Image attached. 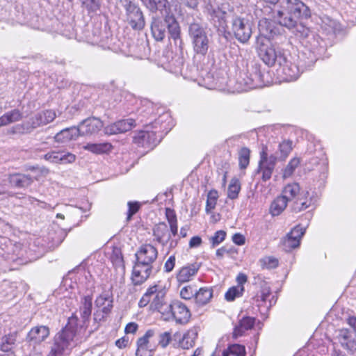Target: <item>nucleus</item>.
<instances>
[{
    "label": "nucleus",
    "instance_id": "f257e3e1",
    "mask_svg": "<svg viewBox=\"0 0 356 356\" xmlns=\"http://www.w3.org/2000/svg\"><path fill=\"white\" fill-rule=\"evenodd\" d=\"M311 16V11L302 1L285 2L274 11V19L281 26L291 30L300 38L305 48L311 53L309 64H314L324 52L325 41L306 26L305 21Z\"/></svg>",
    "mask_w": 356,
    "mask_h": 356
},
{
    "label": "nucleus",
    "instance_id": "f03ea898",
    "mask_svg": "<svg viewBox=\"0 0 356 356\" xmlns=\"http://www.w3.org/2000/svg\"><path fill=\"white\" fill-rule=\"evenodd\" d=\"M135 257L131 280L134 285H140L156 271L158 250L151 244H143L138 248Z\"/></svg>",
    "mask_w": 356,
    "mask_h": 356
},
{
    "label": "nucleus",
    "instance_id": "7ed1b4c3",
    "mask_svg": "<svg viewBox=\"0 0 356 356\" xmlns=\"http://www.w3.org/2000/svg\"><path fill=\"white\" fill-rule=\"evenodd\" d=\"M171 121V117L169 113H163L153 122H151L149 124H146L145 125V130L136 133L133 137V142L138 147L147 149H153L159 143L156 133L158 131L168 132L172 126L170 124Z\"/></svg>",
    "mask_w": 356,
    "mask_h": 356
},
{
    "label": "nucleus",
    "instance_id": "20e7f679",
    "mask_svg": "<svg viewBox=\"0 0 356 356\" xmlns=\"http://www.w3.org/2000/svg\"><path fill=\"white\" fill-rule=\"evenodd\" d=\"M292 150V142L283 140L278 145V150L270 156L267 153V147H264L260 152V159L257 172L261 173V179L266 181L271 178L275 165L278 161H284Z\"/></svg>",
    "mask_w": 356,
    "mask_h": 356
},
{
    "label": "nucleus",
    "instance_id": "39448f33",
    "mask_svg": "<svg viewBox=\"0 0 356 356\" xmlns=\"http://www.w3.org/2000/svg\"><path fill=\"white\" fill-rule=\"evenodd\" d=\"M150 304V309L158 312L163 318L170 308V302L166 300V290L161 285L150 286L139 300L140 307Z\"/></svg>",
    "mask_w": 356,
    "mask_h": 356
},
{
    "label": "nucleus",
    "instance_id": "423d86ee",
    "mask_svg": "<svg viewBox=\"0 0 356 356\" xmlns=\"http://www.w3.org/2000/svg\"><path fill=\"white\" fill-rule=\"evenodd\" d=\"M188 35L191 40L193 51L201 56H205L210 47V38L207 35V27L194 22L188 26Z\"/></svg>",
    "mask_w": 356,
    "mask_h": 356
},
{
    "label": "nucleus",
    "instance_id": "0eeeda50",
    "mask_svg": "<svg viewBox=\"0 0 356 356\" xmlns=\"http://www.w3.org/2000/svg\"><path fill=\"white\" fill-rule=\"evenodd\" d=\"M75 330L69 323L54 339V343L47 356H62L74 346Z\"/></svg>",
    "mask_w": 356,
    "mask_h": 356
},
{
    "label": "nucleus",
    "instance_id": "6e6552de",
    "mask_svg": "<svg viewBox=\"0 0 356 356\" xmlns=\"http://www.w3.org/2000/svg\"><path fill=\"white\" fill-rule=\"evenodd\" d=\"M191 317V313L188 307L181 300H174L170 302V308L163 319L165 321H173L179 325H185L189 322Z\"/></svg>",
    "mask_w": 356,
    "mask_h": 356
},
{
    "label": "nucleus",
    "instance_id": "1a4fd4ad",
    "mask_svg": "<svg viewBox=\"0 0 356 356\" xmlns=\"http://www.w3.org/2000/svg\"><path fill=\"white\" fill-rule=\"evenodd\" d=\"M126 12L128 24L136 31L143 30L145 26V20L140 7L132 0H120Z\"/></svg>",
    "mask_w": 356,
    "mask_h": 356
},
{
    "label": "nucleus",
    "instance_id": "9d476101",
    "mask_svg": "<svg viewBox=\"0 0 356 356\" xmlns=\"http://www.w3.org/2000/svg\"><path fill=\"white\" fill-rule=\"evenodd\" d=\"M258 54L263 62L268 66L284 62V54L271 44L261 43L258 47Z\"/></svg>",
    "mask_w": 356,
    "mask_h": 356
},
{
    "label": "nucleus",
    "instance_id": "9b49d317",
    "mask_svg": "<svg viewBox=\"0 0 356 356\" xmlns=\"http://www.w3.org/2000/svg\"><path fill=\"white\" fill-rule=\"evenodd\" d=\"M232 31L241 43H246L252 35V27L248 19L236 17L232 19Z\"/></svg>",
    "mask_w": 356,
    "mask_h": 356
},
{
    "label": "nucleus",
    "instance_id": "f8f14e48",
    "mask_svg": "<svg viewBox=\"0 0 356 356\" xmlns=\"http://www.w3.org/2000/svg\"><path fill=\"white\" fill-rule=\"evenodd\" d=\"M137 121L138 123L145 122L143 118L137 120H134L133 118L124 119L106 126L104 128V132L107 135H113L127 132L136 126Z\"/></svg>",
    "mask_w": 356,
    "mask_h": 356
},
{
    "label": "nucleus",
    "instance_id": "ddd939ff",
    "mask_svg": "<svg viewBox=\"0 0 356 356\" xmlns=\"http://www.w3.org/2000/svg\"><path fill=\"white\" fill-rule=\"evenodd\" d=\"M154 330H148L137 340L136 356H152L155 350V346L151 343L150 339L154 336Z\"/></svg>",
    "mask_w": 356,
    "mask_h": 356
},
{
    "label": "nucleus",
    "instance_id": "4468645a",
    "mask_svg": "<svg viewBox=\"0 0 356 356\" xmlns=\"http://www.w3.org/2000/svg\"><path fill=\"white\" fill-rule=\"evenodd\" d=\"M305 228L300 225L296 226L287 234L282 240L283 248L286 252H290L300 245V240L305 234Z\"/></svg>",
    "mask_w": 356,
    "mask_h": 356
},
{
    "label": "nucleus",
    "instance_id": "2eb2a0df",
    "mask_svg": "<svg viewBox=\"0 0 356 356\" xmlns=\"http://www.w3.org/2000/svg\"><path fill=\"white\" fill-rule=\"evenodd\" d=\"M336 340L350 354L356 353V337L348 329H341L337 332Z\"/></svg>",
    "mask_w": 356,
    "mask_h": 356
},
{
    "label": "nucleus",
    "instance_id": "dca6fc26",
    "mask_svg": "<svg viewBox=\"0 0 356 356\" xmlns=\"http://www.w3.org/2000/svg\"><path fill=\"white\" fill-rule=\"evenodd\" d=\"M49 329L45 325H38L33 327L27 334L26 337V341L29 346H33V348L37 345L40 344L42 341L49 336Z\"/></svg>",
    "mask_w": 356,
    "mask_h": 356
},
{
    "label": "nucleus",
    "instance_id": "f3484780",
    "mask_svg": "<svg viewBox=\"0 0 356 356\" xmlns=\"http://www.w3.org/2000/svg\"><path fill=\"white\" fill-rule=\"evenodd\" d=\"M270 294V288L266 284H264L260 291L252 298V304L256 305L261 312H262V307L265 309L264 312H267L268 309L272 307L273 304H275L276 302V300L274 299V296H273L271 300L267 302V299Z\"/></svg>",
    "mask_w": 356,
    "mask_h": 356
},
{
    "label": "nucleus",
    "instance_id": "a211bd4d",
    "mask_svg": "<svg viewBox=\"0 0 356 356\" xmlns=\"http://www.w3.org/2000/svg\"><path fill=\"white\" fill-rule=\"evenodd\" d=\"M102 122L97 118H89L83 120L76 129L79 136H90L98 133L102 128Z\"/></svg>",
    "mask_w": 356,
    "mask_h": 356
},
{
    "label": "nucleus",
    "instance_id": "6ab92c4d",
    "mask_svg": "<svg viewBox=\"0 0 356 356\" xmlns=\"http://www.w3.org/2000/svg\"><path fill=\"white\" fill-rule=\"evenodd\" d=\"M318 197L315 192L305 191L300 193V197L295 202L293 210L296 212L304 211L316 204Z\"/></svg>",
    "mask_w": 356,
    "mask_h": 356
},
{
    "label": "nucleus",
    "instance_id": "aec40b11",
    "mask_svg": "<svg viewBox=\"0 0 356 356\" xmlns=\"http://www.w3.org/2000/svg\"><path fill=\"white\" fill-rule=\"evenodd\" d=\"M44 159L55 164H67L74 162L76 156L65 151H51L44 155Z\"/></svg>",
    "mask_w": 356,
    "mask_h": 356
},
{
    "label": "nucleus",
    "instance_id": "412c9836",
    "mask_svg": "<svg viewBox=\"0 0 356 356\" xmlns=\"http://www.w3.org/2000/svg\"><path fill=\"white\" fill-rule=\"evenodd\" d=\"M279 65L280 69L278 70L283 74V79L286 81H293L296 80L301 73L299 67L296 63L288 60L285 56L284 62H283V63H280Z\"/></svg>",
    "mask_w": 356,
    "mask_h": 356
},
{
    "label": "nucleus",
    "instance_id": "4be33fe9",
    "mask_svg": "<svg viewBox=\"0 0 356 356\" xmlns=\"http://www.w3.org/2000/svg\"><path fill=\"white\" fill-rule=\"evenodd\" d=\"M56 117L55 111L52 110H46L40 112L31 118V125L32 128H37L40 126L46 125L51 122Z\"/></svg>",
    "mask_w": 356,
    "mask_h": 356
},
{
    "label": "nucleus",
    "instance_id": "5701e85b",
    "mask_svg": "<svg viewBox=\"0 0 356 356\" xmlns=\"http://www.w3.org/2000/svg\"><path fill=\"white\" fill-rule=\"evenodd\" d=\"M154 241L162 246L166 245L171 238V234L169 232L168 225L165 222L156 225L153 229Z\"/></svg>",
    "mask_w": 356,
    "mask_h": 356
},
{
    "label": "nucleus",
    "instance_id": "b1692460",
    "mask_svg": "<svg viewBox=\"0 0 356 356\" xmlns=\"http://www.w3.org/2000/svg\"><path fill=\"white\" fill-rule=\"evenodd\" d=\"M255 77H257V74H254V76L248 73H242L240 74L237 79L236 90L238 92H244L249 90L256 88L259 86L258 83L255 81Z\"/></svg>",
    "mask_w": 356,
    "mask_h": 356
},
{
    "label": "nucleus",
    "instance_id": "393cba45",
    "mask_svg": "<svg viewBox=\"0 0 356 356\" xmlns=\"http://www.w3.org/2000/svg\"><path fill=\"white\" fill-rule=\"evenodd\" d=\"M258 26L260 35L268 40L273 39L279 34V28L274 24L273 22L267 19H261Z\"/></svg>",
    "mask_w": 356,
    "mask_h": 356
},
{
    "label": "nucleus",
    "instance_id": "a878e982",
    "mask_svg": "<svg viewBox=\"0 0 356 356\" xmlns=\"http://www.w3.org/2000/svg\"><path fill=\"white\" fill-rule=\"evenodd\" d=\"M318 24L322 31L327 35L336 34L341 29V25L336 20L327 15L321 17Z\"/></svg>",
    "mask_w": 356,
    "mask_h": 356
},
{
    "label": "nucleus",
    "instance_id": "bb28decb",
    "mask_svg": "<svg viewBox=\"0 0 356 356\" xmlns=\"http://www.w3.org/2000/svg\"><path fill=\"white\" fill-rule=\"evenodd\" d=\"M36 177L31 174H14L10 176V184L16 188H26L31 186Z\"/></svg>",
    "mask_w": 356,
    "mask_h": 356
},
{
    "label": "nucleus",
    "instance_id": "cd10ccee",
    "mask_svg": "<svg viewBox=\"0 0 356 356\" xmlns=\"http://www.w3.org/2000/svg\"><path fill=\"white\" fill-rule=\"evenodd\" d=\"M207 10L211 16L215 26L224 28L226 26L227 13L220 8H213L211 5L207 6Z\"/></svg>",
    "mask_w": 356,
    "mask_h": 356
},
{
    "label": "nucleus",
    "instance_id": "c85d7f7f",
    "mask_svg": "<svg viewBox=\"0 0 356 356\" xmlns=\"http://www.w3.org/2000/svg\"><path fill=\"white\" fill-rule=\"evenodd\" d=\"M199 270V265L197 264H188L183 266L177 275V280L179 283H184L191 281Z\"/></svg>",
    "mask_w": 356,
    "mask_h": 356
},
{
    "label": "nucleus",
    "instance_id": "c756f323",
    "mask_svg": "<svg viewBox=\"0 0 356 356\" xmlns=\"http://www.w3.org/2000/svg\"><path fill=\"white\" fill-rule=\"evenodd\" d=\"M167 17L164 21L153 18L151 24V31L153 37L157 41H162L166 35Z\"/></svg>",
    "mask_w": 356,
    "mask_h": 356
},
{
    "label": "nucleus",
    "instance_id": "7c9ffc66",
    "mask_svg": "<svg viewBox=\"0 0 356 356\" xmlns=\"http://www.w3.org/2000/svg\"><path fill=\"white\" fill-rule=\"evenodd\" d=\"M79 136V130L76 127H72L64 129L56 134L54 140L58 143H67L70 140H76Z\"/></svg>",
    "mask_w": 356,
    "mask_h": 356
},
{
    "label": "nucleus",
    "instance_id": "2f4dec72",
    "mask_svg": "<svg viewBox=\"0 0 356 356\" xmlns=\"http://www.w3.org/2000/svg\"><path fill=\"white\" fill-rule=\"evenodd\" d=\"M255 318L250 316L243 317L234 329L233 337L236 339L241 337L245 331L252 329L254 325Z\"/></svg>",
    "mask_w": 356,
    "mask_h": 356
},
{
    "label": "nucleus",
    "instance_id": "473e14b6",
    "mask_svg": "<svg viewBox=\"0 0 356 356\" xmlns=\"http://www.w3.org/2000/svg\"><path fill=\"white\" fill-rule=\"evenodd\" d=\"M197 337V330L196 328H192L188 330L179 340V346L183 349H189L195 344Z\"/></svg>",
    "mask_w": 356,
    "mask_h": 356
},
{
    "label": "nucleus",
    "instance_id": "72a5a7b5",
    "mask_svg": "<svg viewBox=\"0 0 356 356\" xmlns=\"http://www.w3.org/2000/svg\"><path fill=\"white\" fill-rule=\"evenodd\" d=\"M112 298L107 293L99 295L95 300V305L102 309L104 314H108L113 307Z\"/></svg>",
    "mask_w": 356,
    "mask_h": 356
},
{
    "label": "nucleus",
    "instance_id": "f704fd0d",
    "mask_svg": "<svg viewBox=\"0 0 356 356\" xmlns=\"http://www.w3.org/2000/svg\"><path fill=\"white\" fill-rule=\"evenodd\" d=\"M213 296V291L209 288H200L195 291V300L199 306L207 304Z\"/></svg>",
    "mask_w": 356,
    "mask_h": 356
},
{
    "label": "nucleus",
    "instance_id": "c9c22d12",
    "mask_svg": "<svg viewBox=\"0 0 356 356\" xmlns=\"http://www.w3.org/2000/svg\"><path fill=\"white\" fill-rule=\"evenodd\" d=\"M92 306V298L91 296H86L81 300V305L80 307V314L83 318V322L88 320L91 315Z\"/></svg>",
    "mask_w": 356,
    "mask_h": 356
},
{
    "label": "nucleus",
    "instance_id": "e433bc0d",
    "mask_svg": "<svg viewBox=\"0 0 356 356\" xmlns=\"http://www.w3.org/2000/svg\"><path fill=\"white\" fill-rule=\"evenodd\" d=\"M288 201L285 197L280 195L271 203L270 212L272 216H279L286 207Z\"/></svg>",
    "mask_w": 356,
    "mask_h": 356
},
{
    "label": "nucleus",
    "instance_id": "4c0bfd02",
    "mask_svg": "<svg viewBox=\"0 0 356 356\" xmlns=\"http://www.w3.org/2000/svg\"><path fill=\"white\" fill-rule=\"evenodd\" d=\"M300 188L298 183L289 184L284 188L282 196L289 202L294 199L300 193Z\"/></svg>",
    "mask_w": 356,
    "mask_h": 356
},
{
    "label": "nucleus",
    "instance_id": "58836bf2",
    "mask_svg": "<svg viewBox=\"0 0 356 356\" xmlns=\"http://www.w3.org/2000/svg\"><path fill=\"white\" fill-rule=\"evenodd\" d=\"M17 340V333L13 332L4 336L0 344V348L3 352L11 351L14 348Z\"/></svg>",
    "mask_w": 356,
    "mask_h": 356
},
{
    "label": "nucleus",
    "instance_id": "ea45409f",
    "mask_svg": "<svg viewBox=\"0 0 356 356\" xmlns=\"http://www.w3.org/2000/svg\"><path fill=\"white\" fill-rule=\"evenodd\" d=\"M167 28L170 37L176 40L180 38V27L175 19L172 17H167Z\"/></svg>",
    "mask_w": 356,
    "mask_h": 356
},
{
    "label": "nucleus",
    "instance_id": "a19ab883",
    "mask_svg": "<svg viewBox=\"0 0 356 356\" xmlns=\"http://www.w3.org/2000/svg\"><path fill=\"white\" fill-rule=\"evenodd\" d=\"M110 147L108 143H88L83 148L95 154H103L108 151Z\"/></svg>",
    "mask_w": 356,
    "mask_h": 356
},
{
    "label": "nucleus",
    "instance_id": "79ce46f5",
    "mask_svg": "<svg viewBox=\"0 0 356 356\" xmlns=\"http://www.w3.org/2000/svg\"><path fill=\"white\" fill-rule=\"evenodd\" d=\"M222 354V356H229L230 355L234 356H245V346L240 344H232L227 349L224 350Z\"/></svg>",
    "mask_w": 356,
    "mask_h": 356
},
{
    "label": "nucleus",
    "instance_id": "37998d69",
    "mask_svg": "<svg viewBox=\"0 0 356 356\" xmlns=\"http://www.w3.org/2000/svg\"><path fill=\"white\" fill-rule=\"evenodd\" d=\"M241 191V183L236 178H232L228 186L227 196L229 199L234 200L238 197Z\"/></svg>",
    "mask_w": 356,
    "mask_h": 356
},
{
    "label": "nucleus",
    "instance_id": "c03bdc74",
    "mask_svg": "<svg viewBox=\"0 0 356 356\" xmlns=\"http://www.w3.org/2000/svg\"><path fill=\"white\" fill-rule=\"evenodd\" d=\"M244 292L243 286H234L228 289L225 294V298L226 300L231 302L234 300L236 298H239L243 296Z\"/></svg>",
    "mask_w": 356,
    "mask_h": 356
},
{
    "label": "nucleus",
    "instance_id": "a18cd8bd",
    "mask_svg": "<svg viewBox=\"0 0 356 356\" xmlns=\"http://www.w3.org/2000/svg\"><path fill=\"white\" fill-rule=\"evenodd\" d=\"M165 216L170 225V232L173 236L177 235L178 232L177 217L175 211L170 209H166Z\"/></svg>",
    "mask_w": 356,
    "mask_h": 356
},
{
    "label": "nucleus",
    "instance_id": "49530a36",
    "mask_svg": "<svg viewBox=\"0 0 356 356\" xmlns=\"http://www.w3.org/2000/svg\"><path fill=\"white\" fill-rule=\"evenodd\" d=\"M218 198V193L216 190H211L207 194V200L206 203V212L210 213L211 210L214 209Z\"/></svg>",
    "mask_w": 356,
    "mask_h": 356
},
{
    "label": "nucleus",
    "instance_id": "de8ad7c7",
    "mask_svg": "<svg viewBox=\"0 0 356 356\" xmlns=\"http://www.w3.org/2000/svg\"><path fill=\"white\" fill-rule=\"evenodd\" d=\"M250 151L247 147H243L238 152V163L241 169H245L248 167L250 163Z\"/></svg>",
    "mask_w": 356,
    "mask_h": 356
},
{
    "label": "nucleus",
    "instance_id": "09e8293b",
    "mask_svg": "<svg viewBox=\"0 0 356 356\" xmlns=\"http://www.w3.org/2000/svg\"><path fill=\"white\" fill-rule=\"evenodd\" d=\"M299 164L300 160L298 158H293L291 159V161L283 170V178L286 179L290 177L293 174L296 168L298 166Z\"/></svg>",
    "mask_w": 356,
    "mask_h": 356
},
{
    "label": "nucleus",
    "instance_id": "8fccbe9b",
    "mask_svg": "<svg viewBox=\"0 0 356 356\" xmlns=\"http://www.w3.org/2000/svg\"><path fill=\"white\" fill-rule=\"evenodd\" d=\"M167 3V0H147L145 6L150 10H162L165 8Z\"/></svg>",
    "mask_w": 356,
    "mask_h": 356
},
{
    "label": "nucleus",
    "instance_id": "3c124183",
    "mask_svg": "<svg viewBox=\"0 0 356 356\" xmlns=\"http://www.w3.org/2000/svg\"><path fill=\"white\" fill-rule=\"evenodd\" d=\"M261 266L263 268L273 269L278 266V260L273 257H266L260 260Z\"/></svg>",
    "mask_w": 356,
    "mask_h": 356
},
{
    "label": "nucleus",
    "instance_id": "603ef678",
    "mask_svg": "<svg viewBox=\"0 0 356 356\" xmlns=\"http://www.w3.org/2000/svg\"><path fill=\"white\" fill-rule=\"evenodd\" d=\"M196 290L191 285L183 287L180 291L181 298L184 300H191L192 298H195Z\"/></svg>",
    "mask_w": 356,
    "mask_h": 356
},
{
    "label": "nucleus",
    "instance_id": "864d4df0",
    "mask_svg": "<svg viewBox=\"0 0 356 356\" xmlns=\"http://www.w3.org/2000/svg\"><path fill=\"white\" fill-rule=\"evenodd\" d=\"M82 4L89 10L95 12L99 9V0H81Z\"/></svg>",
    "mask_w": 356,
    "mask_h": 356
},
{
    "label": "nucleus",
    "instance_id": "5fc2aeb1",
    "mask_svg": "<svg viewBox=\"0 0 356 356\" xmlns=\"http://www.w3.org/2000/svg\"><path fill=\"white\" fill-rule=\"evenodd\" d=\"M128 212H127V220H129L131 217L137 213L140 208V203L138 202H129L128 204Z\"/></svg>",
    "mask_w": 356,
    "mask_h": 356
},
{
    "label": "nucleus",
    "instance_id": "6e6d98bb",
    "mask_svg": "<svg viewBox=\"0 0 356 356\" xmlns=\"http://www.w3.org/2000/svg\"><path fill=\"white\" fill-rule=\"evenodd\" d=\"M226 236V232L223 230H219L215 232L214 236L211 237V242L213 246H216L222 243Z\"/></svg>",
    "mask_w": 356,
    "mask_h": 356
},
{
    "label": "nucleus",
    "instance_id": "4d7b16f0",
    "mask_svg": "<svg viewBox=\"0 0 356 356\" xmlns=\"http://www.w3.org/2000/svg\"><path fill=\"white\" fill-rule=\"evenodd\" d=\"M5 114L7 117L8 124L17 122L22 118L21 113L17 109L13 110L10 112H8Z\"/></svg>",
    "mask_w": 356,
    "mask_h": 356
},
{
    "label": "nucleus",
    "instance_id": "13d9d810",
    "mask_svg": "<svg viewBox=\"0 0 356 356\" xmlns=\"http://www.w3.org/2000/svg\"><path fill=\"white\" fill-rule=\"evenodd\" d=\"M171 341V334L168 332H165L163 333H161L159 335V345L165 348L168 346Z\"/></svg>",
    "mask_w": 356,
    "mask_h": 356
},
{
    "label": "nucleus",
    "instance_id": "bf43d9fd",
    "mask_svg": "<svg viewBox=\"0 0 356 356\" xmlns=\"http://www.w3.org/2000/svg\"><path fill=\"white\" fill-rule=\"evenodd\" d=\"M175 265V257L174 255L170 256L168 259L165 261L164 265L165 270L168 273L171 272Z\"/></svg>",
    "mask_w": 356,
    "mask_h": 356
},
{
    "label": "nucleus",
    "instance_id": "052dcab7",
    "mask_svg": "<svg viewBox=\"0 0 356 356\" xmlns=\"http://www.w3.org/2000/svg\"><path fill=\"white\" fill-rule=\"evenodd\" d=\"M232 241L235 244L238 245H242L245 243V238L243 234L236 233L233 235Z\"/></svg>",
    "mask_w": 356,
    "mask_h": 356
},
{
    "label": "nucleus",
    "instance_id": "680f3d73",
    "mask_svg": "<svg viewBox=\"0 0 356 356\" xmlns=\"http://www.w3.org/2000/svg\"><path fill=\"white\" fill-rule=\"evenodd\" d=\"M202 243V238L200 236H193L189 241V246L191 248L199 247Z\"/></svg>",
    "mask_w": 356,
    "mask_h": 356
},
{
    "label": "nucleus",
    "instance_id": "e2e57ef3",
    "mask_svg": "<svg viewBox=\"0 0 356 356\" xmlns=\"http://www.w3.org/2000/svg\"><path fill=\"white\" fill-rule=\"evenodd\" d=\"M138 329V325L135 323H129L125 327V332L127 334L134 333Z\"/></svg>",
    "mask_w": 356,
    "mask_h": 356
},
{
    "label": "nucleus",
    "instance_id": "0e129e2a",
    "mask_svg": "<svg viewBox=\"0 0 356 356\" xmlns=\"http://www.w3.org/2000/svg\"><path fill=\"white\" fill-rule=\"evenodd\" d=\"M128 342H129V340L126 337H122L119 339H118L116 341H115V345L116 346H118L119 348H125L127 344H128Z\"/></svg>",
    "mask_w": 356,
    "mask_h": 356
},
{
    "label": "nucleus",
    "instance_id": "69168bd1",
    "mask_svg": "<svg viewBox=\"0 0 356 356\" xmlns=\"http://www.w3.org/2000/svg\"><path fill=\"white\" fill-rule=\"evenodd\" d=\"M248 277L244 273H239L236 277V282L238 283L237 286H243V284L247 282Z\"/></svg>",
    "mask_w": 356,
    "mask_h": 356
},
{
    "label": "nucleus",
    "instance_id": "338daca9",
    "mask_svg": "<svg viewBox=\"0 0 356 356\" xmlns=\"http://www.w3.org/2000/svg\"><path fill=\"white\" fill-rule=\"evenodd\" d=\"M182 2L188 8H195L198 5V0H181Z\"/></svg>",
    "mask_w": 356,
    "mask_h": 356
},
{
    "label": "nucleus",
    "instance_id": "774afa93",
    "mask_svg": "<svg viewBox=\"0 0 356 356\" xmlns=\"http://www.w3.org/2000/svg\"><path fill=\"white\" fill-rule=\"evenodd\" d=\"M225 253H228V251L225 248H220L216 250V257L219 259H222Z\"/></svg>",
    "mask_w": 356,
    "mask_h": 356
}]
</instances>
